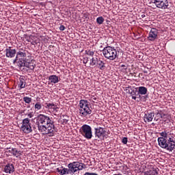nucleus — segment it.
Listing matches in <instances>:
<instances>
[{
	"label": "nucleus",
	"mask_w": 175,
	"mask_h": 175,
	"mask_svg": "<svg viewBox=\"0 0 175 175\" xmlns=\"http://www.w3.org/2000/svg\"><path fill=\"white\" fill-rule=\"evenodd\" d=\"M37 125L39 132L43 135H48L49 137H53L55 135V125L54 121L51 120L50 117L40 114L37 118Z\"/></svg>",
	"instance_id": "nucleus-1"
},
{
	"label": "nucleus",
	"mask_w": 175,
	"mask_h": 175,
	"mask_svg": "<svg viewBox=\"0 0 175 175\" xmlns=\"http://www.w3.org/2000/svg\"><path fill=\"white\" fill-rule=\"evenodd\" d=\"M159 146L161 148L167 150V151H172L175 150V141L173 138H158Z\"/></svg>",
	"instance_id": "nucleus-2"
},
{
	"label": "nucleus",
	"mask_w": 175,
	"mask_h": 175,
	"mask_svg": "<svg viewBox=\"0 0 175 175\" xmlns=\"http://www.w3.org/2000/svg\"><path fill=\"white\" fill-rule=\"evenodd\" d=\"M103 54L105 58L110 61H114L118 56L117 55V50L111 46H106L103 50Z\"/></svg>",
	"instance_id": "nucleus-3"
},
{
	"label": "nucleus",
	"mask_w": 175,
	"mask_h": 175,
	"mask_svg": "<svg viewBox=\"0 0 175 175\" xmlns=\"http://www.w3.org/2000/svg\"><path fill=\"white\" fill-rule=\"evenodd\" d=\"M88 101L87 100H81L79 102V106H80V113L82 114V116H84V117H86V116H88L92 113V111L90 109Z\"/></svg>",
	"instance_id": "nucleus-4"
},
{
	"label": "nucleus",
	"mask_w": 175,
	"mask_h": 175,
	"mask_svg": "<svg viewBox=\"0 0 175 175\" xmlns=\"http://www.w3.org/2000/svg\"><path fill=\"white\" fill-rule=\"evenodd\" d=\"M79 132L85 139L91 140L92 139V128L88 124H83L79 129Z\"/></svg>",
	"instance_id": "nucleus-5"
},
{
	"label": "nucleus",
	"mask_w": 175,
	"mask_h": 175,
	"mask_svg": "<svg viewBox=\"0 0 175 175\" xmlns=\"http://www.w3.org/2000/svg\"><path fill=\"white\" fill-rule=\"evenodd\" d=\"M29 121L28 118H25L23 120V124L21 129L24 133H31V132H32V127L31 126V122Z\"/></svg>",
	"instance_id": "nucleus-6"
},
{
	"label": "nucleus",
	"mask_w": 175,
	"mask_h": 175,
	"mask_svg": "<svg viewBox=\"0 0 175 175\" xmlns=\"http://www.w3.org/2000/svg\"><path fill=\"white\" fill-rule=\"evenodd\" d=\"M152 3H154L159 9H167L169 6V1L167 0H152Z\"/></svg>",
	"instance_id": "nucleus-7"
},
{
	"label": "nucleus",
	"mask_w": 175,
	"mask_h": 175,
	"mask_svg": "<svg viewBox=\"0 0 175 175\" xmlns=\"http://www.w3.org/2000/svg\"><path fill=\"white\" fill-rule=\"evenodd\" d=\"M94 135L95 137H97L98 139H100L101 136H103V137H105V135H106V130L100 126L95 128Z\"/></svg>",
	"instance_id": "nucleus-8"
},
{
	"label": "nucleus",
	"mask_w": 175,
	"mask_h": 175,
	"mask_svg": "<svg viewBox=\"0 0 175 175\" xmlns=\"http://www.w3.org/2000/svg\"><path fill=\"white\" fill-rule=\"evenodd\" d=\"M36 66V62L35 61V59H31V56H28L27 57V61H26V68H28V69H30V70H33Z\"/></svg>",
	"instance_id": "nucleus-9"
},
{
	"label": "nucleus",
	"mask_w": 175,
	"mask_h": 175,
	"mask_svg": "<svg viewBox=\"0 0 175 175\" xmlns=\"http://www.w3.org/2000/svg\"><path fill=\"white\" fill-rule=\"evenodd\" d=\"M5 51L7 58H14L16 54H17V51H16V49H12L10 46L7 48Z\"/></svg>",
	"instance_id": "nucleus-10"
},
{
	"label": "nucleus",
	"mask_w": 175,
	"mask_h": 175,
	"mask_svg": "<svg viewBox=\"0 0 175 175\" xmlns=\"http://www.w3.org/2000/svg\"><path fill=\"white\" fill-rule=\"evenodd\" d=\"M148 39L152 42L158 38V29H152L149 33Z\"/></svg>",
	"instance_id": "nucleus-11"
},
{
	"label": "nucleus",
	"mask_w": 175,
	"mask_h": 175,
	"mask_svg": "<svg viewBox=\"0 0 175 175\" xmlns=\"http://www.w3.org/2000/svg\"><path fill=\"white\" fill-rule=\"evenodd\" d=\"M4 172L12 174L14 172V165L13 164H7L4 167Z\"/></svg>",
	"instance_id": "nucleus-12"
},
{
	"label": "nucleus",
	"mask_w": 175,
	"mask_h": 175,
	"mask_svg": "<svg viewBox=\"0 0 175 175\" xmlns=\"http://www.w3.org/2000/svg\"><path fill=\"white\" fill-rule=\"evenodd\" d=\"M17 66H18L20 70L24 67L27 68V57L25 59H19L17 62Z\"/></svg>",
	"instance_id": "nucleus-13"
},
{
	"label": "nucleus",
	"mask_w": 175,
	"mask_h": 175,
	"mask_svg": "<svg viewBox=\"0 0 175 175\" xmlns=\"http://www.w3.org/2000/svg\"><path fill=\"white\" fill-rule=\"evenodd\" d=\"M159 170L156 167H152L150 170H147L144 172L145 175H158V172Z\"/></svg>",
	"instance_id": "nucleus-14"
},
{
	"label": "nucleus",
	"mask_w": 175,
	"mask_h": 175,
	"mask_svg": "<svg viewBox=\"0 0 175 175\" xmlns=\"http://www.w3.org/2000/svg\"><path fill=\"white\" fill-rule=\"evenodd\" d=\"M144 118H145L148 122H151L154 118V112L148 113V111L145 113Z\"/></svg>",
	"instance_id": "nucleus-15"
},
{
	"label": "nucleus",
	"mask_w": 175,
	"mask_h": 175,
	"mask_svg": "<svg viewBox=\"0 0 175 175\" xmlns=\"http://www.w3.org/2000/svg\"><path fill=\"white\" fill-rule=\"evenodd\" d=\"M147 92H148L147 88L144 86H140L138 88V91H137L138 95H146Z\"/></svg>",
	"instance_id": "nucleus-16"
},
{
	"label": "nucleus",
	"mask_w": 175,
	"mask_h": 175,
	"mask_svg": "<svg viewBox=\"0 0 175 175\" xmlns=\"http://www.w3.org/2000/svg\"><path fill=\"white\" fill-rule=\"evenodd\" d=\"M105 62L100 60V59H98V62L97 63V66L100 70H105L106 69V66H105Z\"/></svg>",
	"instance_id": "nucleus-17"
},
{
	"label": "nucleus",
	"mask_w": 175,
	"mask_h": 175,
	"mask_svg": "<svg viewBox=\"0 0 175 175\" xmlns=\"http://www.w3.org/2000/svg\"><path fill=\"white\" fill-rule=\"evenodd\" d=\"M49 80L50 81V83H52L53 84H57V83H58V81H59L58 80V77L57 75H51L49 77Z\"/></svg>",
	"instance_id": "nucleus-18"
},
{
	"label": "nucleus",
	"mask_w": 175,
	"mask_h": 175,
	"mask_svg": "<svg viewBox=\"0 0 175 175\" xmlns=\"http://www.w3.org/2000/svg\"><path fill=\"white\" fill-rule=\"evenodd\" d=\"M57 172H58V173H59V174L61 175L70 174V172H69V168H63L62 170H59V168H57Z\"/></svg>",
	"instance_id": "nucleus-19"
},
{
	"label": "nucleus",
	"mask_w": 175,
	"mask_h": 175,
	"mask_svg": "<svg viewBox=\"0 0 175 175\" xmlns=\"http://www.w3.org/2000/svg\"><path fill=\"white\" fill-rule=\"evenodd\" d=\"M25 84H27V82H25L24 77H20L18 81V87H20V88H25Z\"/></svg>",
	"instance_id": "nucleus-20"
},
{
	"label": "nucleus",
	"mask_w": 175,
	"mask_h": 175,
	"mask_svg": "<svg viewBox=\"0 0 175 175\" xmlns=\"http://www.w3.org/2000/svg\"><path fill=\"white\" fill-rule=\"evenodd\" d=\"M72 164L76 167H81V169H85V164L79 163V161H74Z\"/></svg>",
	"instance_id": "nucleus-21"
},
{
	"label": "nucleus",
	"mask_w": 175,
	"mask_h": 175,
	"mask_svg": "<svg viewBox=\"0 0 175 175\" xmlns=\"http://www.w3.org/2000/svg\"><path fill=\"white\" fill-rule=\"evenodd\" d=\"M68 171L70 172V174H75V173H76V171L75 170V165L72 163H70L68 165Z\"/></svg>",
	"instance_id": "nucleus-22"
},
{
	"label": "nucleus",
	"mask_w": 175,
	"mask_h": 175,
	"mask_svg": "<svg viewBox=\"0 0 175 175\" xmlns=\"http://www.w3.org/2000/svg\"><path fill=\"white\" fill-rule=\"evenodd\" d=\"M98 62H99V60H98L97 57H92L90 60V65L92 66H95L98 65Z\"/></svg>",
	"instance_id": "nucleus-23"
},
{
	"label": "nucleus",
	"mask_w": 175,
	"mask_h": 175,
	"mask_svg": "<svg viewBox=\"0 0 175 175\" xmlns=\"http://www.w3.org/2000/svg\"><path fill=\"white\" fill-rule=\"evenodd\" d=\"M161 118L163 120H168V121L170 122V119L172 118V117L169 113H161Z\"/></svg>",
	"instance_id": "nucleus-24"
},
{
	"label": "nucleus",
	"mask_w": 175,
	"mask_h": 175,
	"mask_svg": "<svg viewBox=\"0 0 175 175\" xmlns=\"http://www.w3.org/2000/svg\"><path fill=\"white\" fill-rule=\"evenodd\" d=\"M9 152H11L12 154H13V155H14V157H16V155H17V154H18L19 155H21V152L17 150L16 148H12L11 150H9Z\"/></svg>",
	"instance_id": "nucleus-25"
},
{
	"label": "nucleus",
	"mask_w": 175,
	"mask_h": 175,
	"mask_svg": "<svg viewBox=\"0 0 175 175\" xmlns=\"http://www.w3.org/2000/svg\"><path fill=\"white\" fill-rule=\"evenodd\" d=\"M62 122L63 125L69 124V116H64Z\"/></svg>",
	"instance_id": "nucleus-26"
},
{
	"label": "nucleus",
	"mask_w": 175,
	"mask_h": 175,
	"mask_svg": "<svg viewBox=\"0 0 175 175\" xmlns=\"http://www.w3.org/2000/svg\"><path fill=\"white\" fill-rule=\"evenodd\" d=\"M105 22V18H103V16H99L96 18V23L97 24H99V25L103 24Z\"/></svg>",
	"instance_id": "nucleus-27"
},
{
	"label": "nucleus",
	"mask_w": 175,
	"mask_h": 175,
	"mask_svg": "<svg viewBox=\"0 0 175 175\" xmlns=\"http://www.w3.org/2000/svg\"><path fill=\"white\" fill-rule=\"evenodd\" d=\"M18 57H23V58H25V57H27V52L16 53V58H18Z\"/></svg>",
	"instance_id": "nucleus-28"
},
{
	"label": "nucleus",
	"mask_w": 175,
	"mask_h": 175,
	"mask_svg": "<svg viewBox=\"0 0 175 175\" xmlns=\"http://www.w3.org/2000/svg\"><path fill=\"white\" fill-rule=\"evenodd\" d=\"M46 109H54L55 107V104L54 103H45Z\"/></svg>",
	"instance_id": "nucleus-29"
},
{
	"label": "nucleus",
	"mask_w": 175,
	"mask_h": 175,
	"mask_svg": "<svg viewBox=\"0 0 175 175\" xmlns=\"http://www.w3.org/2000/svg\"><path fill=\"white\" fill-rule=\"evenodd\" d=\"M159 118H162V111H161L160 112H157L156 113V117L154 118L155 121H158Z\"/></svg>",
	"instance_id": "nucleus-30"
},
{
	"label": "nucleus",
	"mask_w": 175,
	"mask_h": 175,
	"mask_svg": "<svg viewBox=\"0 0 175 175\" xmlns=\"http://www.w3.org/2000/svg\"><path fill=\"white\" fill-rule=\"evenodd\" d=\"M23 100L25 102V103H31V102H32V98L25 96L23 97Z\"/></svg>",
	"instance_id": "nucleus-31"
},
{
	"label": "nucleus",
	"mask_w": 175,
	"mask_h": 175,
	"mask_svg": "<svg viewBox=\"0 0 175 175\" xmlns=\"http://www.w3.org/2000/svg\"><path fill=\"white\" fill-rule=\"evenodd\" d=\"M120 67L121 68V70H122L123 72H125V70L128 69V64H120Z\"/></svg>",
	"instance_id": "nucleus-32"
},
{
	"label": "nucleus",
	"mask_w": 175,
	"mask_h": 175,
	"mask_svg": "<svg viewBox=\"0 0 175 175\" xmlns=\"http://www.w3.org/2000/svg\"><path fill=\"white\" fill-rule=\"evenodd\" d=\"M160 135L161 137H159V138L167 139V133L166 132L160 133Z\"/></svg>",
	"instance_id": "nucleus-33"
},
{
	"label": "nucleus",
	"mask_w": 175,
	"mask_h": 175,
	"mask_svg": "<svg viewBox=\"0 0 175 175\" xmlns=\"http://www.w3.org/2000/svg\"><path fill=\"white\" fill-rule=\"evenodd\" d=\"M85 53L87 54V55H90V57H94V54H95V52L91 50H86Z\"/></svg>",
	"instance_id": "nucleus-34"
},
{
	"label": "nucleus",
	"mask_w": 175,
	"mask_h": 175,
	"mask_svg": "<svg viewBox=\"0 0 175 175\" xmlns=\"http://www.w3.org/2000/svg\"><path fill=\"white\" fill-rule=\"evenodd\" d=\"M34 109L36 110H40L42 109V105L40 104V103H37L35 105H34Z\"/></svg>",
	"instance_id": "nucleus-35"
},
{
	"label": "nucleus",
	"mask_w": 175,
	"mask_h": 175,
	"mask_svg": "<svg viewBox=\"0 0 175 175\" xmlns=\"http://www.w3.org/2000/svg\"><path fill=\"white\" fill-rule=\"evenodd\" d=\"M89 17H90V13L85 12L84 14H83V18H84V20H86V18H89Z\"/></svg>",
	"instance_id": "nucleus-36"
},
{
	"label": "nucleus",
	"mask_w": 175,
	"mask_h": 175,
	"mask_svg": "<svg viewBox=\"0 0 175 175\" xmlns=\"http://www.w3.org/2000/svg\"><path fill=\"white\" fill-rule=\"evenodd\" d=\"M122 143H123V144H126L128 143V137H123L122 139Z\"/></svg>",
	"instance_id": "nucleus-37"
},
{
	"label": "nucleus",
	"mask_w": 175,
	"mask_h": 175,
	"mask_svg": "<svg viewBox=\"0 0 175 175\" xmlns=\"http://www.w3.org/2000/svg\"><path fill=\"white\" fill-rule=\"evenodd\" d=\"M137 91L136 90H133L130 94L131 95V96H137Z\"/></svg>",
	"instance_id": "nucleus-38"
},
{
	"label": "nucleus",
	"mask_w": 175,
	"mask_h": 175,
	"mask_svg": "<svg viewBox=\"0 0 175 175\" xmlns=\"http://www.w3.org/2000/svg\"><path fill=\"white\" fill-rule=\"evenodd\" d=\"M74 169H75V172H78V170H83V168H81V167H75L74 166Z\"/></svg>",
	"instance_id": "nucleus-39"
},
{
	"label": "nucleus",
	"mask_w": 175,
	"mask_h": 175,
	"mask_svg": "<svg viewBox=\"0 0 175 175\" xmlns=\"http://www.w3.org/2000/svg\"><path fill=\"white\" fill-rule=\"evenodd\" d=\"M27 116L29 117V118H32V117H33V112H30L27 114Z\"/></svg>",
	"instance_id": "nucleus-40"
},
{
	"label": "nucleus",
	"mask_w": 175,
	"mask_h": 175,
	"mask_svg": "<svg viewBox=\"0 0 175 175\" xmlns=\"http://www.w3.org/2000/svg\"><path fill=\"white\" fill-rule=\"evenodd\" d=\"M59 29L60 31H65V26H64L63 25H60Z\"/></svg>",
	"instance_id": "nucleus-41"
},
{
	"label": "nucleus",
	"mask_w": 175,
	"mask_h": 175,
	"mask_svg": "<svg viewBox=\"0 0 175 175\" xmlns=\"http://www.w3.org/2000/svg\"><path fill=\"white\" fill-rule=\"evenodd\" d=\"M88 62V57L83 58V64H87Z\"/></svg>",
	"instance_id": "nucleus-42"
},
{
	"label": "nucleus",
	"mask_w": 175,
	"mask_h": 175,
	"mask_svg": "<svg viewBox=\"0 0 175 175\" xmlns=\"http://www.w3.org/2000/svg\"><path fill=\"white\" fill-rule=\"evenodd\" d=\"M21 53H28V51L27 50H24V49H19V51Z\"/></svg>",
	"instance_id": "nucleus-43"
},
{
	"label": "nucleus",
	"mask_w": 175,
	"mask_h": 175,
	"mask_svg": "<svg viewBox=\"0 0 175 175\" xmlns=\"http://www.w3.org/2000/svg\"><path fill=\"white\" fill-rule=\"evenodd\" d=\"M132 99H133L134 100H136V99H137V97H136V96H133Z\"/></svg>",
	"instance_id": "nucleus-44"
},
{
	"label": "nucleus",
	"mask_w": 175,
	"mask_h": 175,
	"mask_svg": "<svg viewBox=\"0 0 175 175\" xmlns=\"http://www.w3.org/2000/svg\"><path fill=\"white\" fill-rule=\"evenodd\" d=\"M17 62V57H16V59L13 61V64H16Z\"/></svg>",
	"instance_id": "nucleus-45"
},
{
	"label": "nucleus",
	"mask_w": 175,
	"mask_h": 175,
	"mask_svg": "<svg viewBox=\"0 0 175 175\" xmlns=\"http://www.w3.org/2000/svg\"><path fill=\"white\" fill-rule=\"evenodd\" d=\"M141 17H142V18H144V17H146V15H145L144 14H143L141 15Z\"/></svg>",
	"instance_id": "nucleus-46"
},
{
	"label": "nucleus",
	"mask_w": 175,
	"mask_h": 175,
	"mask_svg": "<svg viewBox=\"0 0 175 175\" xmlns=\"http://www.w3.org/2000/svg\"><path fill=\"white\" fill-rule=\"evenodd\" d=\"M31 44H32L33 46H34V44H36V42H31Z\"/></svg>",
	"instance_id": "nucleus-47"
},
{
	"label": "nucleus",
	"mask_w": 175,
	"mask_h": 175,
	"mask_svg": "<svg viewBox=\"0 0 175 175\" xmlns=\"http://www.w3.org/2000/svg\"><path fill=\"white\" fill-rule=\"evenodd\" d=\"M93 100H96V97H94V98H93Z\"/></svg>",
	"instance_id": "nucleus-48"
},
{
	"label": "nucleus",
	"mask_w": 175,
	"mask_h": 175,
	"mask_svg": "<svg viewBox=\"0 0 175 175\" xmlns=\"http://www.w3.org/2000/svg\"><path fill=\"white\" fill-rule=\"evenodd\" d=\"M139 95V98H142V94H138Z\"/></svg>",
	"instance_id": "nucleus-49"
},
{
	"label": "nucleus",
	"mask_w": 175,
	"mask_h": 175,
	"mask_svg": "<svg viewBox=\"0 0 175 175\" xmlns=\"http://www.w3.org/2000/svg\"><path fill=\"white\" fill-rule=\"evenodd\" d=\"M145 98H148V95H146V96H145Z\"/></svg>",
	"instance_id": "nucleus-50"
},
{
	"label": "nucleus",
	"mask_w": 175,
	"mask_h": 175,
	"mask_svg": "<svg viewBox=\"0 0 175 175\" xmlns=\"http://www.w3.org/2000/svg\"><path fill=\"white\" fill-rule=\"evenodd\" d=\"M137 102H140V100H137Z\"/></svg>",
	"instance_id": "nucleus-51"
},
{
	"label": "nucleus",
	"mask_w": 175,
	"mask_h": 175,
	"mask_svg": "<svg viewBox=\"0 0 175 175\" xmlns=\"http://www.w3.org/2000/svg\"><path fill=\"white\" fill-rule=\"evenodd\" d=\"M165 122L167 121V120H165Z\"/></svg>",
	"instance_id": "nucleus-52"
}]
</instances>
